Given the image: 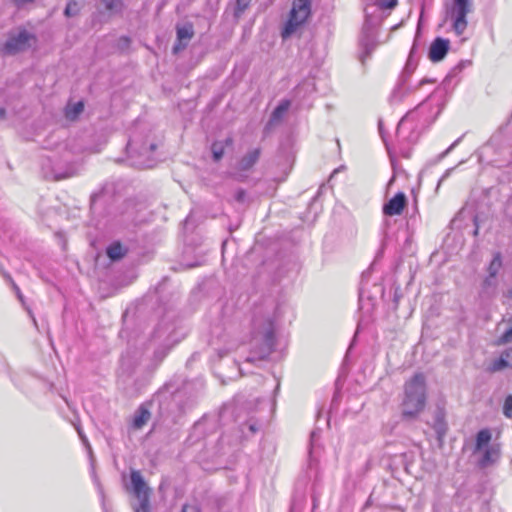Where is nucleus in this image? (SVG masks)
<instances>
[{"label":"nucleus","mask_w":512,"mask_h":512,"mask_svg":"<svg viewBox=\"0 0 512 512\" xmlns=\"http://www.w3.org/2000/svg\"><path fill=\"white\" fill-rule=\"evenodd\" d=\"M397 5V0H378L376 4L367 5L365 8V21L360 36V45L362 54L360 60L362 63L370 57L377 46L376 33L381 23L379 11L381 9H392Z\"/></svg>","instance_id":"1"},{"label":"nucleus","mask_w":512,"mask_h":512,"mask_svg":"<svg viewBox=\"0 0 512 512\" xmlns=\"http://www.w3.org/2000/svg\"><path fill=\"white\" fill-rule=\"evenodd\" d=\"M274 322L270 312L255 315L252 320V346L256 356H249L246 362L266 358L274 348Z\"/></svg>","instance_id":"2"},{"label":"nucleus","mask_w":512,"mask_h":512,"mask_svg":"<svg viewBox=\"0 0 512 512\" xmlns=\"http://www.w3.org/2000/svg\"><path fill=\"white\" fill-rule=\"evenodd\" d=\"M426 404V382L422 373L415 374L405 384V396L402 401V417L415 418Z\"/></svg>","instance_id":"3"},{"label":"nucleus","mask_w":512,"mask_h":512,"mask_svg":"<svg viewBox=\"0 0 512 512\" xmlns=\"http://www.w3.org/2000/svg\"><path fill=\"white\" fill-rule=\"evenodd\" d=\"M311 15V0H294L281 37L283 40L290 38L302 27Z\"/></svg>","instance_id":"4"},{"label":"nucleus","mask_w":512,"mask_h":512,"mask_svg":"<svg viewBox=\"0 0 512 512\" xmlns=\"http://www.w3.org/2000/svg\"><path fill=\"white\" fill-rule=\"evenodd\" d=\"M472 11V3L469 0H454L447 7V17L452 21L453 30L457 35H462L467 28V15Z\"/></svg>","instance_id":"5"},{"label":"nucleus","mask_w":512,"mask_h":512,"mask_svg":"<svg viewBox=\"0 0 512 512\" xmlns=\"http://www.w3.org/2000/svg\"><path fill=\"white\" fill-rule=\"evenodd\" d=\"M33 41H35V36L26 29L10 32L3 45V52L9 55H15L19 52L26 51L31 47Z\"/></svg>","instance_id":"6"},{"label":"nucleus","mask_w":512,"mask_h":512,"mask_svg":"<svg viewBox=\"0 0 512 512\" xmlns=\"http://www.w3.org/2000/svg\"><path fill=\"white\" fill-rule=\"evenodd\" d=\"M131 483L134 494L139 501L137 506H133L135 512H151L150 508V488L146 485L139 471L131 472Z\"/></svg>","instance_id":"7"},{"label":"nucleus","mask_w":512,"mask_h":512,"mask_svg":"<svg viewBox=\"0 0 512 512\" xmlns=\"http://www.w3.org/2000/svg\"><path fill=\"white\" fill-rule=\"evenodd\" d=\"M407 204L406 195L403 192H398L383 206V213L386 216L400 215Z\"/></svg>","instance_id":"8"},{"label":"nucleus","mask_w":512,"mask_h":512,"mask_svg":"<svg viewBox=\"0 0 512 512\" xmlns=\"http://www.w3.org/2000/svg\"><path fill=\"white\" fill-rule=\"evenodd\" d=\"M450 42L448 39L437 37L430 45L428 56L432 62H439L444 59L449 51Z\"/></svg>","instance_id":"9"},{"label":"nucleus","mask_w":512,"mask_h":512,"mask_svg":"<svg viewBox=\"0 0 512 512\" xmlns=\"http://www.w3.org/2000/svg\"><path fill=\"white\" fill-rule=\"evenodd\" d=\"M261 151L255 148L245 154L238 162L237 169L241 172L249 171L259 160Z\"/></svg>","instance_id":"10"},{"label":"nucleus","mask_w":512,"mask_h":512,"mask_svg":"<svg viewBox=\"0 0 512 512\" xmlns=\"http://www.w3.org/2000/svg\"><path fill=\"white\" fill-rule=\"evenodd\" d=\"M512 368V347L502 352L501 356L493 361L490 370L493 372Z\"/></svg>","instance_id":"11"},{"label":"nucleus","mask_w":512,"mask_h":512,"mask_svg":"<svg viewBox=\"0 0 512 512\" xmlns=\"http://www.w3.org/2000/svg\"><path fill=\"white\" fill-rule=\"evenodd\" d=\"M500 455L499 448L496 446H488L484 450L482 458L479 460L478 464L481 468H486L487 466L495 463Z\"/></svg>","instance_id":"12"},{"label":"nucleus","mask_w":512,"mask_h":512,"mask_svg":"<svg viewBox=\"0 0 512 512\" xmlns=\"http://www.w3.org/2000/svg\"><path fill=\"white\" fill-rule=\"evenodd\" d=\"M128 252V249L124 247L119 241L111 243L107 249L106 254L112 261H118L122 259Z\"/></svg>","instance_id":"13"},{"label":"nucleus","mask_w":512,"mask_h":512,"mask_svg":"<svg viewBox=\"0 0 512 512\" xmlns=\"http://www.w3.org/2000/svg\"><path fill=\"white\" fill-rule=\"evenodd\" d=\"M156 149V145L151 143L149 145L143 144L140 147L137 146V143L134 139H131L127 144V150L129 153L139 154L140 156L148 157L150 153H152Z\"/></svg>","instance_id":"14"},{"label":"nucleus","mask_w":512,"mask_h":512,"mask_svg":"<svg viewBox=\"0 0 512 512\" xmlns=\"http://www.w3.org/2000/svg\"><path fill=\"white\" fill-rule=\"evenodd\" d=\"M433 429L438 435V438H442L447 431V424L445 422V414L442 409H437L434 414Z\"/></svg>","instance_id":"15"},{"label":"nucleus","mask_w":512,"mask_h":512,"mask_svg":"<svg viewBox=\"0 0 512 512\" xmlns=\"http://www.w3.org/2000/svg\"><path fill=\"white\" fill-rule=\"evenodd\" d=\"M176 35L177 41L188 43L194 36V28L193 24L190 22L185 23L184 25H178L176 27Z\"/></svg>","instance_id":"16"},{"label":"nucleus","mask_w":512,"mask_h":512,"mask_svg":"<svg viewBox=\"0 0 512 512\" xmlns=\"http://www.w3.org/2000/svg\"><path fill=\"white\" fill-rule=\"evenodd\" d=\"M150 412L148 409H146L143 406H140L137 411L135 412L134 418H133V427L135 429H141L150 419Z\"/></svg>","instance_id":"17"},{"label":"nucleus","mask_w":512,"mask_h":512,"mask_svg":"<svg viewBox=\"0 0 512 512\" xmlns=\"http://www.w3.org/2000/svg\"><path fill=\"white\" fill-rule=\"evenodd\" d=\"M52 174L54 180H63L77 175V168L74 165L69 164L64 170L60 168H53Z\"/></svg>","instance_id":"18"},{"label":"nucleus","mask_w":512,"mask_h":512,"mask_svg":"<svg viewBox=\"0 0 512 512\" xmlns=\"http://www.w3.org/2000/svg\"><path fill=\"white\" fill-rule=\"evenodd\" d=\"M491 440V433L488 429L480 430L476 436L475 451H480L484 446H487Z\"/></svg>","instance_id":"19"},{"label":"nucleus","mask_w":512,"mask_h":512,"mask_svg":"<svg viewBox=\"0 0 512 512\" xmlns=\"http://www.w3.org/2000/svg\"><path fill=\"white\" fill-rule=\"evenodd\" d=\"M291 103L289 100H283L279 103V105L274 109L271 115V121H279L283 117V115L288 111Z\"/></svg>","instance_id":"20"},{"label":"nucleus","mask_w":512,"mask_h":512,"mask_svg":"<svg viewBox=\"0 0 512 512\" xmlns=\"http://www.w3.org/2000/svg\"><path fill=\"white\" fill-rule=\"evenodd\" d=\"M502 267V257L499 252L495 253L488 267L490 277H495Z\"/></svg>","instance_id":"21"},{"label":"nucleus","mask_w":512,"mask_h":512,"mask_svg":"<svg viewBox=\"0 0 512 512\" xmlns=\"http://www.w3.org/2000/svg\"><path fill=\"white\" fill-rule=\"evenodd\" d=\"M105 9L110 13H120L123 8V0H101Z\"/></svg>","instance_id":"22"},{"label":"nucleus","mask_w":512,"mask_h":512,"mask_svg":"<svg viewBox=\"0 0 512 512\" xmlns=\"http://www.w3.org/2000/svg\"><path fill=\"white\" fill-rule=\"evenodd\" d=\"M84 109V105L82 102L74 103L71 106H68L65 111V115L68 119L74 120L78 117L80 113H82Z\"/></svg>","instance_id":"23"},{"label":"nucleus","mask_w":512,"mask_h":512,"mask_svg":"<svg viewBox=\"0 0 512 512\" xmlns=\"http://www.w3.org/2000/svg\"><path fill=\"white\" fill-rule=\"evenodd\" d=\"M81 8L82 5L79 2L76 0H70L66 5L64 14L66 17H75L80 13Z\"/></svg>","instance_id":"24"},{"label":"nucleus","mask_w":512,"mask_h":512,"mask_svg":"<svg viewBox=\"0 0 512 512\" xmlns=\"http://www.w3.org/2000/svg\"><path fill=\"white\" fill-rule=\"evenodd\" d=\"M258 429V423L253 419H249L246 423L241 425V431L245 437H248V433L246 432V430L249 431L250 435H253L258 431Z\"/></svg>","instance_id":"25"},{"label":"nucleus","mask_w":512,"mask_h":512,"mask_svg":"<svg viewBox=\"0 0 512 512\" xmlns=\"http://www.w3.org/2000/svg\"><path fill=\"white\" fill-rule=\"evenodd\" d=\"M224 143L221 141H216L211 146V151L213 154V159L215 161H219L224 155Z\"/></svg>","instance_id":"26"},{"label":"nucleus","mask_w":512,"mask_h":512,"mask_svg":"<svg viewBox=\"0 0 512 512\" xmlns=\"http://www.w3.org/2000/svg\"><path fill=\"white\" fill-rule=\"evenodd\" d=\"M251 0H236L234 16L240 18L245 10L249 7Z\"/></svg>","instance_id":"27"},{"label":"nucleus","mask_w":512,"mask_h":512,"mask_svg":"<svg viewBox=\"0 0 512 512\" xmlns=\"http://www.w3.org/2000/svg\"><path fill=\"white\" fill-rule=\"evenodd\" d=\"M503 414L507 418H512V395L506 396L503 404Z\"/></svg>","instance_id":"28"},{"label":"nucleus","mask_w":512,"mask_h":512,"mask_svg":"<svg viewBox=\"0 0 512 512\" xmlns=\"http://www.w3.org/2000/svg\"><path fill=\"white\" fill-rule=\"evenodd\" d=\"M512 342V327L506 330L497 340L498 345H505Z\"/></svg>","instance_id":"29"},{"label":"nucleus","mask_w":512,"mask_h":512,"mask_svg":"<svg viewBox=\"0 0 512 512\" xmlns=\"http://www.w3.org/2000/svg\"><path fill=\"white\" fill-rule=\"evenodd\" d=\"M134 365H135V363H131V361L128 359V357H127V356H123V357L121 358V370H122L123 372H124V371H127V372H128V371L130 370V368H131L132 366H134Z\"/></svg>","instance_id":"30"},{"label":"nucleus","mask_w":512,"mask_h":512,"mask_svg":"<svg viewBox=\"0 0 512 512\" xmlns=\"http://www.w3.org/2000/svg\"><path fill=\"white\" fill-rule=\"evenodd\" d=\"M181 512H201L198 505L185 504L182 506Z\"/></svg>","instance_id":"31"},{"label":"nucleus","mask_w":512,"mask_h":512,"mask_svg":"<svg viewBox=\"0 0 512 512\" xmlns=\"http://www.w3.org/2000/svg\"><path fill=\"white\" fill-rule=\"evenodd\" d=\"M246 199V192L243 189H238L235 193V200L237 202H244Z\"/></svg>","instance_id":"32"},{"label":"nucleus","mask_w":512,"mask_h":512,"mask_svg":"<svg viewBox=\"0 0 512 512\" xmlns=\"http://www.w3.org/2000/svg\"><path fill=\"white\" fill-rule=\"evenodd\" d=\"M5 277L11 282L13 289L15 290L19 300L23 301V295H22L19 287L13 282V280L11 279V277L9 275H5Z\"/></svg>","instance_id":"33"},{"label":"nucleus","mask_w":512,"mask_h":512,"mask_svg":"<svg viewBox=\"0 0 512 512\" xmlns=\"http://www.w3.org/2000/svg\"><path fill=\"white\" fill-rule=\"evenodd\" d=\"M187 46V43H185L184 41L183 42H179L177 41L174 46H173V53L174 54H177L178 52H180L181 50L185 49Z\"/></svg>","instance_id":"34"},{"label":"nucleus","mask_w":512,"mask_h":512,"mask_svg":"<svg viewBox=\"0 0 512 512\" xmlns=\"http://www.w3.org/2000/svg\"><path fill=\"white\" fill-rule=\"evenodd\" d=\"M461 138L457 139L451 146L442 154V156L447 155L459 142Z\"/></svg>","instance_id":"35"},{"label":"nucleus","mask_w":512,"mask_h":512,"mask_svg":"<svg viewBox=\"0 0 512 512\" xmlns=\"http://www.w3.org/2000/svg\"><path fill=\"white\" fill-rule=\"evenodd\" d=\"M76 429H77V432H78L79 437L81 438L82 442H83L84 444H87L88 440H87L86 436H85V435H83V433H82L81 429H80L79 427H76Z\"/></svg>","instance_id":"36"},{"label":"nucleus","mask_w":512,"mask_h":512,"mask_svg":"<svg viewBox=\"0 0 512 512\" xmlns=\"http://www.w3.org/2000/svg\"><path fill=\"white\" fill-rule=\"evenodd\" d=\"M167 352H168V350H165V351L157 350L155 354H156V357L163 359L165 357V355L167 354Z\"/></svg>","instance_id":"37"},{"label":"nucleus","mask_w":512,"mask_h":512,"mask_svg":"<svg viewBox=\"0 0 512 512\" xmlns=\"http://www.w3.org/2000/svg\"><path fill=\"white\" fill-rule=\"evenodd\" d=\"M14 3L18 6L20 5H23V4H26V3H29V2H32L33 0H13Z\"/></svg>","instance_id":"38"},{"label":"nucleus","mask_w":512,"mask_h":512,"mask_svg":"<svg viewBox=\"0 0 512 512\" xmlns=\"http://www.w3.org/2000/svg\"><path fill=\"white\" fill-rule=\"evenodd\" d=\"M6 115V110L4 108H0V119H4Z\"/></svg>","instance_id":"39"},{"label":"nucleus","mask_w":512,"mask_h":512,"mask_svg":"<svg viewBox=\"0 0 512 512\" xmlns=\"http://www.w3.org/2000/svg\"><path fill=\"white\" fill-rule=\"evenodd\" d=\"M139 166H141V167H150L151 165L149 163L143 161V162H139Z\"/></svg>","instance_id":"40"},{"label":"nucleus","mask_w":512,"mask_h":512,"mask_svg":"<svg viewBox=\"0 0 512 512\" xmlns=\"http://www.w3.org/2000/svg\"><path fill=\"white\" fill-rule=\"evenodd\" d=\"M120 40L125 42L126 45L130 43V39L128 37H122Z\"/></svg>","instance_id":"41"},{"label":"nucleus","mask_w":512,"mask_h":512,"mask_svg":"<svg viewBox=\"0 0 512 512\" xmlns=\"http://www.w3.org/2000/svg\"><path fill=\"white\" fill-rule=\"evenodd\" d=\"M428 82H434V80L423 79L420 82V86H422V85H424L425 83H428Z\"/></svg>","instance_id":"42"},{"label":"nucleus","mask_w":512,"mask_h":512,"mask_svg":"<svg viewBox=\"0 0 512 512\" xmlns=\"http://www.w3.org/2000/svg\"><path fill=\"white\" fill-rule=\"evenodd\" d=\"M449 173H450V170H447V171H446V173L443 175V177L440 179V181H439L438 185H440V183L443 181V179H444L445 177H447V176L449 175Z\"/></svg>","instance_id":"43"},{"label":"nucleus","mask_w":512,"mask_h":512,"mask_svg":"<svg viewBox=\"0 0 512 512\" xmlns=\"http://www.w3.org/2000/svg\"><path fill=\"white\" fill-rule=\"evenodd\" d=\"M232 142H233V140H232V138H230V137H229V138H227V139L225 140V143H226L227 145H231V144H232Z\"/></svg>","instance_id":"44"},{"label":"nucleus","mask_w":512,"mask_h":512,"mask_svg":"<svg viewBox=\"0 0 512 512\" xmlns=\"http://www.w3.org/2000/svg\"><path fill=\"white\" fill-rule=\"evenodd\" d=\"M404 122V118L401 119L399 125H401ZM400 129V126H398V130Z\"/></svg>","instance_id":"45"},{"label":"nucleus","mask_w":512,"mask_h":512,"mask_svg":"<svg viewBox=\"0 0 512 512\" xmlns=\"http://www.w3.org/2000/svg\"><path fill=\"white\" fill-rule=\"evenodd\" d=\"M414 52V48L411 49V53H410V56L412 55V53Z\"/></svg>","instance_id":"46"}]
</instances>
